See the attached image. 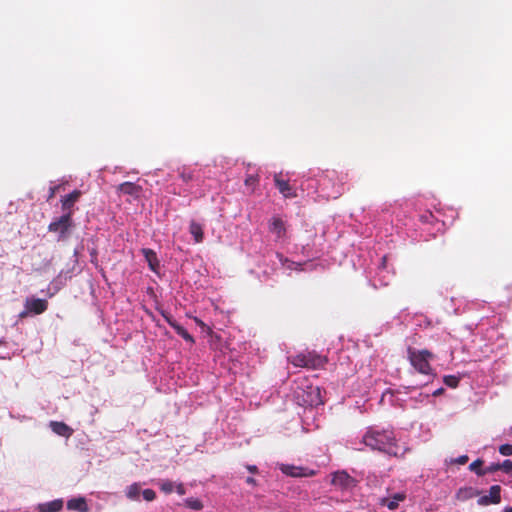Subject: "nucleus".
Instances as JSON below:
<instances>
[{
    "label": "nucleus",
    "instance_id": "1",
    "mask_svg": "<svg viewBox=\"0 0 512 512\" xmlns=\"http://www.w3.org/2000/svg\"><path fill=\"white\" fill-rule=\"evenodd\" d=\"M363 444L369 448L391 447L396 445V438L391 430L369 429L363 436Z\"/></svg>",
    "mask_w": 512,
    "mask_h": 512
},
{
    "label": "nucleus",
    "instance_id": "2",
    "mask_svg": "<svg viewBox=\"0 0 512 512\" xmlns=\"http://www.w3.org/2000/svg\"><path fill=\"white\" fill-rule=\"evenodd\" d=\"M288 361L295 367L318 369L322 368L326 364L327 358L314 351H308L294 356H289Z\"/></svg>",
    "mask_w": 512,
    "mask_h": 512
},
{
    "label": "nucleus",
    "instance_id": "3",
    "mask_svg": "<svg viewBox=\"0 0 512 512\" xmlns=\"http://www.w3.org/2000/svg\"><path fill=\"white\" fill-rule=\"evenodd\" d=\"M433 358V354L426 350H415L408 348V359L411 365L419 372L425 375L432 373V367L429 360Z\"/></svg>",
    "mask_w": 512,
    "mask_h": 512
},
{
    "label": "nucleus",
    "instance_id": "4",
    "mask_svg": "<svg viewBox=\"0 0 512 512\" xmlns=\"http://www.w3.org/2000/svg\"><path fill=\"white\" fill-rule=\"evenodd\" d=\"M294 396L301 406H317L322 404L320 389L317 386L307 385L306 388L297 386Z\"/></svg>",
    "mask_w": 512,
    "mask_h": 512
},
{
    "label": "nucleus",
    "instance_id": "5",
    "mask_svg": "<svg viewBox=\"0 0 512 512\" xmlns=\"http://www.w3.org/2000/svg\"><path fill=\"white\" fill-rule=\"evenodd\" d=\"M73 227V219L70 218L69 214L61 215L48 225V231L57 234V241H65L69 238Z\"/></svg>",
    "mask_w": 512,
    "mask_h": 512
},
{
    "label": "nucleus",
    "instance_id": "6",
    "mask_svg": "<svg viewBox=\"0 0 512 512\" xmlns=\"http://www.w3.org/2000/svg\"><path fill=\"white\" fill-rule=\"evenodd\" d=\"M331 484L341 490H348L355 486V480L345 471H337L332 474Z\"/></svg>",
    "mask_w": 512,
    "mask_h": 512
},
{
    "label": "nucleus",
    "instance_id": "7",
    "mask_svg": "<svg viewBox=\"0 0 512 512\" xmlns=\"http://www.w3.org/2000/svg\"><path fill=\"white\" fill-rule=\"evenodd\" d=\"M82 192L80 190H74L68 195L62 197L61 199V209L63 211V215H68L72 218L74 214V205L80 199Z\"/></svg>",
    "mask_w": 512,
    "mask_h": 512
},
{
    "label": "nucleus",
    "instance_id": "8",
    "mask_svg": "<svg viewBox=\"0 0 512 512\" xmlns=\"http://www.w3.org/2000/svg\"><path fill=\"white\" fill-rule=\"evenodd\" d=\"M279 468L284 474L291 477H311L316 474L312 469L289 464H281Z\"/></svg>",
    "mask_w": 512,
    "mask_h": 512
},
{
    "label": "nucleus",
    "instance_id": "9",
    "mask_svg": "<svg viewBox=\"0 0 512 512\" xmlns=\"http://www.w3.org/2000/svg\"><path fill=\"white\" fill-rule=\"evenodd\" d=\"M501 501V487L493 485L489 489L488 495H483L478 498L477 503L480 506H488L491 504H498Z\"/></svg>",
    "mask_w": 512,
    "mask_h": 512
},
{
    "label": "nucleus",
    "instance_id": "10",
    "mask_svg": "<svg viewBox=\"0 0 512 512\" xmlns=\"http://www.w3.org/2000/svg\"><path fill=\"white\" fill-rule=\"evenodd\" d=\"M24 307L27 308L32 315H39L48 309V301L40 298H26Z\"/></svg>",
    "mask_w": 512,
    "mask_h": 512
},
{
    "label": "nucleus",
    "instance_id": "11",
    "mask_svg": "<svg viewBox=\"0 0 512 512\" xmlns=\"http://www.w3.org/2000/svg\"><path fill=\"white\" fill-rule=\"evenodd\" d=\"M274 183H275V186L278 188L279 192L285 198H295V197H297L296 190L289 184L288 180H284L282 178V174L281 173L274 175Z\"/></svg>",
    "mask_w": 512,
    "mask_h": 512
},
{
    "label": "nucleus",
    "instance_id": "12",
    "mask_svg": "<svg viewBox=\"0 0 512 512\" xmlns=\"http://www.w3.org/2000/svg\"><path fill=\"white\" fill-rule=\"evenodd\" d=\"M142 187L133 182H124L117 186L116 191L125 195H130L135 199L139 198L142 193Z\"/></svg>",
    "mask_w": 512,
    "mask_h": 512
},
{
    "label": "nucleus",
    "instance_id": "13",
    "mask_svg": "<svg viewBox=\"0 0 512 512\" xmlns=\"http://www.w3.org/2000/svg\"><path fill=\"white\" fill-rule=\"evenodd\" d=\"M163 316L167 323L175 330L179 336L191 344L195 342L193 336L183 326L178 324L177 321L172 318V316L169 314H163Z\"/></svg>",
    "mask_w": 512,
    "mask_h": 512
},
{
    "label": "nucleus",
    "instance_id": "14",
    "mask_svg": "<svg viewBox=\"0 0 512 512\" xmlns=\"http://www.w3.org/2000/svg\"><path fill=\"white\" fill-rule=\"evenodd\" d=\"M49 427L55 434L66 438L70 437L74 432L70 426L61 421H51Z\"/></svg>",
    "mask_w": 512,
    "mask_h": 512
},
{
    "label": "nucleus",
    "instance_id": "15",
    "mask_svg": "<svg viewBox=\"0 0 512 512\" xmlns=\"http://www.w3.org/2000/svg\"><path fill=\"white\" fill-rule=\"evenodd\" d=\"M269 230L271 233L275 234L277 238H282L286 232L284 222L279 217L272 218L269 224Z\"/></svg>",
    "mask_w": 512,
    "mask_h": 512
},
{
    "label": "nucleus",
    "instance_id": "16",
    "mask_svg": "<svg viewBox=\"0 0 512 512\" xmlns=\"http://www.w3.org/2000/svg\"><path fill=\"white\" fill-rule=\"evenodd\" d=\"M63 507V501L56 499L50 502L42 503L37 506L38 512H58Z\"/></svg>",
    "mask_w": 512,
    "mask_h": 512
},
{
    "label": "nucleus",
    "instance_id": "17",
    "mask_svg": "<svg viewBox=\"0 0 512 512\" xmlns=\"http://www.w3.org/2000/svg\"><path fill=\"white\" fill-rule=\"evenodd\" d=\"M67 508L77 512H88V506L84 497L70 499L67 502Z\"/></svg>",
    "mask_w": 512,
    "mask_h": 512
},
{
    "label": "nucleus",
    "instance_id": "18",
    "mask_svg": "<svg viewBox=\"0 0 512 512\" xmlns=\"http://www.w3.org/2000/svg\"><path fill=\"white\" fill-rule=\"evenodd\" d=\"M478 495L479 491L477 489L473 487H462L456 492L455 497L459 501H466Z\"/></svg>",
    "mask_w": 512,
    "mask_h": 512
},
{
    "label": "nucleus",
    "instance_id": "19",
    "mask_svg": "<svg viewBox=\"0 0 512 512\" xmlns=\"http://www.w3.org/2000/svg\"><path fill=\"white\" fill-rule=\"evenodd\" d=\"M404 493H396L391 499H383L382 504L385 505L389 510H395L399 503L405 499Z\"/></svg>",
    "mask_w": 512,
    "mask_h": 512
},
{
    "label": "nucleus",
    "instance_id": "20",
    "mask_svg": "<svg viewBox=\"0 0 512 512\" xmlns=\"http://www.w3.org/2000/svg\"><path fill=\"white\" fill-rule=\"evenodd\" d=\"M141 486L139 483H133L129 485L125 490V495L132 501H138L140 499Z\"/></svg>",
    "mask_w": 512,
    "mask_h": 512
},
{
    "label": "nucleus",
    "instance_id": "21",
    "mask_svg": "<svg viewBox=\"0 0 512 512\" xmlns=\"http://www.w3.org/2000/svg\"><path fill=\"white\" fill-rule=\"evenodd\" d=\"M189 231L194 237L196 243H200L203 240V228L202 226L195 222L194 220L190 222Z\"/></svg>",
    "mask_w": 512,
    "mask_h": 512
},
{
    "label": "nucleus",
    "instance_id": "22",
    "mask_svg": "<svg viewBox=\"0 0 512 512\" xmlns=\"http://www.w3.org/2000/svg\"><path fill=\"white\" fill-rule=\"evenodd\" d=\"M143 253L151 270L156 271L159 266L156 253L151 249H143Z\"/></svg>",
    "mask_w": 512,
    "mask_h": 512
},
{
    "label": "nucleus",
    "instance_id": "23",
    "mask_svg": "<svg viewBox=\"0 0 512 512\" xmlns=\"http://www.w3.org/2000/svg\"><path fill=\"white\" fill-rule=\"evenodd\" d=\"M184 503H185L186 507L193 509V510H201L204 507L202 501L199 500L198 498H193V497L187 498V499H185Z\"/></svg>",
    "mask_w": 512,
    "mask_h": 512
},
{
    "label": "nucleus",
    "instance_id": "24",
    "mask_svg": "<svg viewBox=\"0 0 512 512\" xmlns=\"http://www.w3.org/2000/svg\"><path fill=\"white\" fill-rule=\"evenodd\" d=\"M460 378L455 375H446L443 382L450 388H456L459 385Z\"/></svg>",
    "mask_w": 512,
    "mask_h": 512
},
{
    "label": "nucleus",
    "instance_id": "25",
    "mask_svg": "<svg viewBox=\"0 0 512 512\" xmlns=\"http://www.w3.org/2000/svg\"><path fill=\"white\" fill-rule=\"evenodd\" d=\"M159 486L164 493L169 494L174 491L175 482L170 480H162L160 481Z\"/></svg>",
    "mask_w": 512,
    "mask_h": 512
},
{
    "label": "nucleus",
    "instance_id": "26",
    "mask_svg": "<svg viewBox=\"0 0 512 512\" xmlns=\"http://www.w3.org/2000/svg\"><path fill=\"white\" fill-rule=\"evenodd\" d=\"M179 177L182 179V181L184 183H189L190 181H193L195 179L193 172L190 170H187L186 168H183L179 172Z\"/></svg>",
    "mask_w": 512,
    "mask_h": 512
},
{
    "label": "nucleus",
    "instance_id": "27",
    "mask_svg": "<svg viewBox=\"0 0 512 512\" xmlns=\"http://www.w3.org/2000/svg\"><path fill=\"white\" fill-rule=\"evenodd\" d=\"M142 496L144 500L150 502L156 498V494L152 489H145L142 491Z\"/></svg>",
    "mask_w": 512,
    "mask_h": 512
},
{
    "label": "nucleus",
    "instance_id": "28",
    "mask_svg": "<svg viewBox=\"0 0 512 512\" xmlns=\"http://www.w3.org/2000/svg\"><path fill=\"white\" fill-rule=\"evenodd\" d=\"M259 182V176L256 175H248L245 179L246 186H255Z\"/></svg>",
    "mask_w": 512,
    "mask_h": 512
},
{
    "label": "nucleus",
    "instance_id": "29",
    "mask_svg": "<svg viewBox=\"0 0 512 512\" xmlns=\"http://www.w3.org/2000/svg\"><path fill=\"white\" fill-rule=\"evenodd\" d=\"M482 462L480 460H476L472 462L469 466L471 471L476 472L477 474H482V471L479 470V467L481 466Z\"/></svg>",
    "mask_w": 512,
    "mask_h": 512
},
{
    "label": "nucleus",
    "instance_id": "30",
    "mask_svg": "<svg viewBox=\"0 0 512 512\" xmlns=\"http://www.w3.org/2000/svg\"><path fill=\"white\" fill-rule=\"evenodd\" d=\"M174 490L181 496L186 493L185 487L182 483H175Z\"/></svg>",
    "mask_w": 512,
    "mask_h": 512
},
{
    "label": "nucleus",
    "instance_id": "31",
    "mask_svg": "<svg viewBox=\"0 0 512 512\" xmlns=\"http://www.w3.org/2000/svg\"><path fill=\"white\" fill-rule=\"evenodd\" d=\"M502 468L507 472L512 471V462L509 460L504 461L502 464Z\"/></svg>",
    "mask_w": 512,
    "mask_h": 512
},
{
    "label": "nucleus",
    "instance_id": "32",
    "mask_svg": "<svg viewBox=\"0 0 512 512\" xmlns=\"http://www.w3.org/2000/svg\"><path fill=\"white\" fill-rule=\"evenodd\" d=\"M60 188V186H54V187H50L49 189V195H48V200L52 199L54 196H55V193L56 191Z\"/></svg>",
    "mask_w": 512,
    "mask_h": 512
},
{
    "label": "nucleus",
    "instance_id": "33",
    "mask_svg": "<svg viewBox=\"0 0 512 512\" xmlns=\"http://www.w3.org/2000/svg\"><path fill=\"white\" fill-rule=\"evenodd\" d=\"M467 461H468V457H467V456H460V457H458L457 459H455V463H457V464H459V465H463V464H465Z\"/></svg>",
    "mask_w": 512,
    "mask_h": 512
},
{
    "label": "nucleus",
    "instance_id": "34",
    "mask_svg": "<svg viewBox=\"0 0 512 512\" xmlns=\"http://www.w3.org/2000/svg\"><path fill=\"white\" fill-rule=\"evenodd\" d=\"M29 315H32L31 312L27 308H25L22 312H20L19 317L20 318H25V317H27Z\"/></svg>",
    "mask_w": 512,
    "mask_h": 512
},
{
    "label": "nucleus",
    "instance_id": "35",
    "mask_svg": "<svg viewBox=\"0 0 512 512\" xmlns=\"http://www.w3.org/2000/svg\"><path fill=\"white\" fill-rule=\"evenodd\" d=\"M246 483L251 485V486H256L257 485V481L253 477H248L246 479Z\"/></svg>",
    "mask_w": 512,
    "mask_h": 512
},
{
    "label": "nucleus",
    "instance_id": "36",
    "mask_svg": "<svg viewBox=\"0 0 512 512\" xmlns=\"http://www.w3.org/2000/svg\"><path fill=\"white\" fill-rule=\"evenodd\" d=\"M444 391L443 388H439L437 389L436 391L433 392V396H439L440 394H442Z\"/></svg>",
    "mask_w": 512,
    "mask_h": 512
},
{
    "label": "nucleus",
    "instance_id": "37",
    "mask_svg": "<svg viewBox=\"0 0 512 512\" xmlns=\"http://www.w3.org/2000/svg\"><path fill=\"white\" fill-rule=\"evenodd\" d=\"M500 451L505 456H508V455L512 454V450L505 449V450H500Z\"/></svg>",
    "mask_w": 512,
    "mask_h": 512
},
{
    "label": "nucleus",
    "instance_id": "38",
    "mask_svg": "<svg viewBox=\"0 0 512 512\" xmlns=\"http://www.w3.org/2000/svg\"><path fill=\"white\" fill-rule=\"evenodd\" d=\"M247 468L251 473H255L257 471L256 466H248Z\"/></svg>",
    "mask_w": 512,
    "mask_h": 512
},
{
    "label": "nucleus",
    "instance_id": "39",
    "mask_svg": "<svg viewBox=\"0 0 512 512\" xmlns=\"http://www.w3.org/2000/svg\"><path fill=\"white\" fill-rule=\"evenodd\" d=\"M499 448H503V449L512 448V445H510V444H502V445L499 446Z\"/></svg>",
    "mask_w": 512,
    "mask_h": 512
},
{
    "label": "nucleus",
    "instance_id": "40",
    "mask_svg": "<svg viewBox=\"0 0 512 512\" xmlns=\"http://www.w3.org/2000/svg\"><path fill=\"white\" fill-rule=\"evenodd\" d=\"M502 512H512V507H505Z\"/></svg>",
    "mask_w": 512,
    "mask_h": 512
}]
</instances>
